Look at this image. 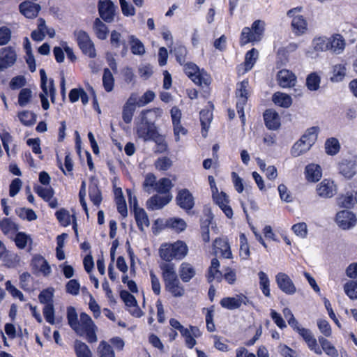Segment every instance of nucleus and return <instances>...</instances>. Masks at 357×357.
<instances>
[{
  "label": "nucleus",
  "instance_id": "nucleus-24",
  "mask_svg": "<svg viewBox=\"0 0 357 357\" xmlns=\"http://www.w3.org/2000/svg\"><path fill=\"white\" fill-rule=\"evenodd\" d=\"M89 195L91 202L96 206H99L102 202V197L100 190L98 188V181L96 178H91L89 187Z\"/></svg>",
  "mask_w": 357,
  "mask_h": 357
},
{
  "label": "nucleus",
  "instance_id": "nucleus-49",
  "mask_svg": "<svg viewBox=\"0 0 357 357\" xmlns=\"http://www.w3.org/2000/svg\"><path fill=\"white\" fill-rule=\"evenodd\" d=\"M340 149L339 141L334 137L328 139L325 143V149L327 154L334 155L337 154Z\"/></svg>",
  "mask_w": 357,
  "mask_h": 357
},
{
  "label": "nucleus",
  "instance_id": "nucleus-7",
  "mask_svg": "<svg viewBox=\"0 0 357 357\" xmlns=\"http://www.w3.org/2000/svg\"><path fill=\"white\" fill-rule=\"evenodd\" d=\"M248 80L244 79L237 84V89L236 92V96L237 98L236 110L243 124H245V123L244 106L246 105L248 100Z\"/></svg>",
  "mask_w": 357,
  "mask_h": 357
},
{
  "label": "nucleus",
  "instance_id": "nucleus-50",
  "mask_svg": "<svg viewBox=\"0 0 357 357\" xmlns=\"http://www.w3.org/2000/svg\"><path fill=\"white\" fill-rule=\"evenodd\" d=\"M102 84L104 89L107 92H111L113 90L114 79L111 71L108 68H105L104 70Z\"/></svg>",
  "mask_w": 357,
  "mask_h": 357
},
{
  "label": "nucleus",
  "instance_id": "nucleus-21",
  "mask_svg": "<svg viewBox=\"0 0 357 357\" xmlns=\"http://www.w3.org/2000/svg\"><path fill=\"white\" fill-rule=\"evenodd\" d=\"M34 191L44 201L48 202L51 208H54L57 206V201L53 198L54 192L51 187L37 185L34 187Z\"/></svg>",
  "mask_w": 357,
  "mask_h": 357
},
{
  "label": "nucleus",
  "instance_id": "nucleus-26",
  "mask_svg": "<svg viewBox=\"0 0 357 357\" xmlns=\"http://www.w3.org/2000/svg\"><path fill=\"white\" fill-rule=\"evenodd\" d=\"M258 56L259 52L256 49L252 48L251 50L248 51L245 54L243 66H239L238 68V72L244 74L251 70L258 59Z\"/></svg>",
  "mask_w": 357,
  "mask_h": 357
},
{
  "label": "nucleus",
  "instance_id": "nucleus-18",
  "mask_svg": "<svg viewBox=\"0 0 357 357\" xmlns=\"http://www.w3.org/2000/svg\"><path fill=\"white\" fill-rule=\"evenodd\" d=\"M212 197L215 204L221 208L225 215L228 218H231L233 216V211L229 205V200L226 193L224 192H217L212 194Z\"/></svg>",
  "mask_w": 357,
  "mask_h": 357
},
{
  "label": "nucleus",
  "instance_id": "nucleus-51",
  "mask_svg": "<svg viewBox=\"0 0 357 357\" xmlns=\"http://www.w3.org/2000/svg\"><path fill=\"white\" fill-rule=\"evenodd\" d=\"M100 357H115L112 347L105 341H101L98 347Z\"/></svg>",
  "mask_w": 357,
  "mask_h": 357
},
{
  "label": "nucleus",
  "instance_id": "nucleus-43",
  "mask_svg": "<svg viewBox=\"0 0 357 357\" xmlns=\"http://www.w3.org/2000/svg\"><path fill=\"white\" fill-rule=\"evenodd\" d=\"M173 184L172 181L167 178H160L156 183L155 191L160 194L170 195L169 191L172 188Z\"/></svg>",
  "mask_w": 357,
  "mask_h": 357
},
{
  "label": "nucleus",
  "instance_id": "nucleus-10",
  "mask_svg": "<svg viewBox=\"0 0 357 357\" xmlns=\"http://www.w3.org/2000/svg\"><path fill=\"white\" fill-rule=\"evenodd\" d=\"M302 10V7H296L289 10L287 12V15L292 17L291 26L294 32L297 35L304 33L307 29V23L303 16L296 15Z\"/></svg>",
  "mask_w": 357,
  "mask_h": 357
},
{
  "label": "nucleus",
  "instance_id": "nucleus-40",
  "mask_svg": "<svg viewBox=\"0 0 357 357\" xmlns=\"http://www.w3.org/2000/svg\"><path fill=\"white\" fill-rule=\"evenodd\" d=\"M135 218L139 229L141 231L144 230V228L149 227V220L146 213L143 208H135Z\"/></svg>",
  "mask_w": 357,
  "mask_h": 357
},
{
  "label": "nucleus",
  "instance_id": "nucleus-23",
  "mask_svg": "<svg viewBox=\"0 0 357 357\" xmlns=\"http://www.w3.org/2000/svg\"><path fill=\"white\" fill-rule=\"evenodd\" d=\"M277 78L279 85L282 88L293 87L296 82V75L291 71L286 69L280 70Z\"/></svg>",
  "mask_w": 357,
  "mask_h": 357
},
{
  "label": "nucleus",
  "instance_id": "nucleus-46",
  "mask_svg": "<svg viewBox=\"0 0 357 357\" xmlns=\"http://www.w3.org/2000/svg\"><path fill=\"white\" fill-rule=\"evenodd\" d=\"M93 29L99 39L105 40L107 38L108 33L107 26L99 18L95 20Z\"/></svg>",
  "mask_w": 357,
  "mask_h": 357
},
{
  "label": "nucleus",
  "instance_id": "nucleus-36",
  "mask_svg": "<svg viewBox=\"0 0 357 357\" xmlns=\"http://www.w3.org/2000/svg\"><path fill=\"white\" fill-rule=\"evenodd\" d=\"M213 119L212 112L209 109H202L200 112V121L202 125V135L204 137L207 136L210 123Z\"/></svg>",
  "mask_w": 357,
  "mask_h": 357
},
{
  "label": "nucleus",
  "instance_id": "nucleus-11",
  "mask_svg": "<svg viewBox=\"0 0 357 357\" xmlns=\"http://www.w3.org/2000/svg\"><path fill=\"white\" fill-rule=\"evenodd\" d=\"M100 17L107 23L114 20L117 6L111 0H99L98 4Z\"/></svg>",
  "mask_w": 357,
  "mask_h": 357
},
{
  "label": "nucleus",
  "instance_id": "nucleus-61",
  "mask_svg": "<svg viewBox=\"0 0 357 357\" xmlns=\"http://www.w3.org/2000/svg\"><path fill=\"white\" fill-rule=\"evenodd\" d=\"M172 165V161L166 156L158 158L155 162V167L160 171H166Z\"/></svg>",
  "mask_w": 357,
  "mask_h": 357
},
{
  "label": "nucleus",
  "instance_id": "nucleus-34",
  "mask_svg": "<svg viewBox=\"0 0 357 357\" xmlns=\"http://www.w3.org/2000/svg\"><path fill=\"white\" fill-rule=\"evenodd\" d=\"M319 343L323 351L327 356L330 357H338L339 353L335 346L325 337L319 336L318 337Z\"/></svg>",
  "mask_w": 357,
  "mask_h": 357
},
{
  "label": "nucleus",
  "instance_id": "nucleus-52",
  "mask_svg": "<svg viewBox=\"0 0 357 357\" xmlns=\"http://www.w3.org/2000/svg\"><path fill=\"white\" fill-rule=\"evenodd\" d=\"M15 242L18 248L24 249L28 243H32V239L30 235L24 232H18L15 236Z\"/></svg>",
  "mask_w": 357,
  "mask_h": 357
},
{
  "label": "nucleus",
  "instance_id": "nucleus-30",
  "mask_svg": "<svg viewBox=\"0 0 357 357\" xmlns=\"http://www.w3.org/2000/svg\"><path fill=\"white\" fill-rule=\"evenodd\" d=\"M305 178L308 181H318L322 176V170L321 167L317 164H309L305 169Z\"/></svg>",
  "mask_w": 357,
  "mask_h": 357
},
{
  "label": "nucleus",
  "instance_id": "nucleus-63",
  "mask_svg": "<svg viewBox=\"0 0 357 357\" xmlns=\"http://www.w3.org/2000/svg\"><path fill=\"white\" fill-rule=\"evenodd\" d=\"M294 234L301 238H305L307 235V226L305 222L295 224L291 227Z\"/></svg>",
  "mask_w": 357,
  "mask_h": 357
},
{
  "label": "nucleus",
  "instance_id": "nucleus-8",
  "mask_svg": "<svg viewBox=\"0 0 357 357\" xmlns=\"http://www.w3.org/2000/svg\"><path fill=\"white\" fill-rule=\"evenodd\" d=\"M220 305L225 309L234 310L243 305H253L252 301L243 294H238L232 297H225L220 302Z\"/></svg>",
  "mask_w": 357,
  "mask_h": 357
},
{
  "label": "nucleus",
  "instance_id": "nucleus-12",
  "mask_svg": "<svg viewBox=\"0 0 357 357\" xmlns=\"http://www.w3.org/2000/svg\"><path fill=\"white\" fill-rule=\"evenodd\" d=\"M357 222L356 215L348 210H342L336 214L335 222L342 229H349L354 227Z\"/></svg>",
  "mask_w": 357,
  "mask_h": 357
},
{
  "label": "nucleus",
  "instance_id": "nucleus-1",
  "mask_svg": "<svg viewBox=\"0 0 357 357\" xmlns=\"http://www.w3.org/2000/svg\"><path fill=\"white\" fill-rule=\"evenodd\" d=\"M67 319L69 326L77 335L84 336L86 341L91 344L98 341V327L86 313H81L78 319L75 308L70 306L67 308Z\"/></svg>",
  "mask_w": 357,
  "mask_h": 357
},
{
  "label": "nucleus",
  "instance_id": "nucleus-4",
  "mask_svg": "<svg viewBox=\"0 0 357 357\" xmlns=\"http://www.w3.org/2000/svg\"><path fill=\"white\" fill-rule=\"evenodd\" d=\"M319 128L312 127L306 130L301 138L297 141L291 148V153L294 157H298L308 151L315 143Z\"/></svg>",
  "mask_w": 357,
  "mask_h": 357
},
{
  "label": "nucleus",
  "instance_id": "nucleus-60",
  "mask_svg": "<svg viewBox=\"0 0 357 357\" xmlns=\"http://www.w3.org/2000/svg\"><path fill=\"white\" fill-rule=\"evenodd\" d=\"M240 241V256L246 259L250 256V249L248 244L246 236L244 234H241L239 236Z\"/></svg>",
  "mask_w": 357,
  "mask_h": 357
},
{
  "label": "nucleus",
  "instance_id": "nucleus-17",
  "mask_svg": "<svg viewBox=\"0 0 357 357\" xmlns=\"http://www.w3.org/2000/svg\"><path fill=\"white\" fill-rule=\"evenodd\" d=\"M40 10L41 6L38 3L31 1H24L19 5L20 13L29 19L36 18Z\"/></svg>",
  "mask_w": 357,
  "mask_h": 357
},
{
  "label": "nucleus",
  "instance_id": "nucleus-27",
  "mask_svg": "<svg viewBox=\"0 0 357 357\" xmlns=\"http://www.w3.org/2000/svg\"><path fill=\"white\" fill-rule=\"evenodd\" d=\"M266 126L269 130H276L280 126V118L278 114L273 109H267L264 114Z\"/></svg>",
  "mask_w": 357,
  "mask_h": 357
},
{
  "label": "nucleus",
  "instance_id": "nucleus-64",
  "mask_svg": "<svg viewBox=\"0 0 357 357\" xmlns=\"http://www.w3.org/2000/svg\"><path fill=\"white\" fill-rule=\"evenodd\" d=\"M43 314L47 322L52 325L54 324V309L53 303H49L45 305Z\"/></svg>",
  "mask_w": 357,
  "mask_h": 357
},
{
  "label": "nucleus",
  "instance_id": "nucleus-44",
  "mask_svg": "<svg viewBox=\"0 0 357 357\" xmlns=\"http://www.w3.org/2000/svg\"><path fill=\"white\" fill-rule=\"evenodd\" d=\"M129 43L131 52L135 55H143L145 53V48L143 43L135 36H129Z\"/></svg>",
  "mask_w": 357,
  "mask_h": 357
},
{
  "label": "nucleus",
  "instance_id": "nucleus-6",
  "mask_svg": "<svg viewBox=\"0 0 357 357\" xmlns=\"http://www.w3.org/2000/svg\"><path fill=\"white\" fill-rule=\"evenodd\" d=\"M184 71L186 75L197 85L207 86L211 82L209 75L203 70H200L195 63H187L184 66Z\"/></svg>",
  "mask_w": 357,
  "mask_h": 357
},
{
  "label": "nucleus",
  "instance_id": "nucleus-59",
  "mask_svg": "<svg viewBox=\"0 0 357 357\" xmlns=\"http://www.w3.org/2000/svg\"><path fill=\"white\" fill-rule=\"evenodd\" d=\"M16 213L20 218L28 221L35 220L37 218L36 213L30 208H20L16 210Z\"/></svg>",
  "mask_w": 357,
  "mask_h": 357
},
{
  "label": "nucleus",
  "instance_id": "nucleus-2",
  "mask_svg": "<svg viewBox=\"0 0 357 357\" xmlns=\"http://www.w3.org/2000/svg\"><path fill=\"white\" fill-rule=\"evenodd\" d=\"M155 113L157 116H160L162 110L155 108L153 110H143L139 114V121L136 124V133L138 137L144 141H150L155 139L159 134L157 131L155 124L148 119V116L152 113Z\"/></svg>",
  "mask_w": 357,
  "mask_h": 357
},
{
  "label": "nucleus",
  "instance_id": "nucleus-15",
  "mask_svg": "<svg viewBox=\"0 0 357 357\" xmlns=\"http://www.w3.org/2000/svg\"><path fill=\"white\" fill-rule=\"evenodd\" d=\"M275 282L278 288L287 295H293L296 292V287L294 282L285 273L280 272L277 273Z\"/></svg>",
  "mask_w": 357,
  "mask_h": 357
},
{
  "label": "nucleus",
  "instance_id": "nucleus-33",
  "mask_svg": "<svg viewBox=\"0 0 357 357\" xmlns=\"http://www.w3.org/2000/svg\"><path fill=\"white\" fill-rule=\"evenodd\" d=\"M356 165L349 160H342L339 163V172L347 178H351L356 174Z\"/></svg>",
  "mask_w": 357,
  "mask_h": 357
},
{
  "label": "nucleus",
  "instance_id": "nucleus-35",
  "mask_svg": "<svg viewBox=\"0 0 357 357\" xmlns=\"http://www.w3.org/2000/svg\"><path fill=\"white\" fill-rule=\"evenodd\" d=\"M179 275L183 282H188L196 275V271L192 265L183 262L180 266Z\"/></svg>",
  "mask_w": 357,
  "mask_h": 357
},
{
  "label": "nucleus",
  "instance_id": "nucleus-28",
  "mask_svg": "<svg viewBox=\"0 0 357 357\" xmlns=\"http://www.w3.org/2000/svg\"><path fill=\"white\" fill-rule=\"evenodd\" d=\"M213 248L216 254L220 252L224 258L230 259L232 257L230 245L225 239L216 238L213 242Z\"/></svg>",
  "mask_w": 357,
  "mask_h": 357
},
{
  "label": "nucleus",
  "instance_id": "nucleus-5",
  "mask_svg": "<svg viewBox=\"0 0 357 357\" xmlns=\"http://www.w3.org/2000/svg\"><path fill=\"white\" fill-rule=\"evenodd\" d=\"M265 22L257 20H255L252 27H244L241 31L240 43L242 45L249 43L259 42L261 40L264 32Z\"/></svg>",
  "mask_w": 357,
  "mask_h": 357
},
{
  "label": "nucleus",
  "instance_id": "nucleus-14",
  "mask_svg": "<svg viewBox=\"0 0 357 357\" xmlns=\"http://www.w3.org/2000/svg\"><path fill=\"white\" fill-rule=\"evenodd\" d=\"M42 93H40L39 97L41 101L42 107L43 109L47 110L50 107V103L47 100L48 96H50L51 101L54 102L56 98V89L54 86V82L50 79L49 82L40 84Z\"/></svg>",
  "mask_w": 357,
  "mask_h": 357
},
{
  "label": "nucleus",
  "instance_id": "nucleus-62",
  "mask_svg": "<svg viewBox=\"0 0 357 357\" xmlns=\"http://www.w3.org/2000/svg\"><path fill=\"white\" fill-rule=\"evenodd\" d=\"M54 290L53 289H47L42 291L38 295L39 301L45 305L53 303Z\"/></svg>",
  "mask_w": 357,
  "mask_h": 357
},
{
  "label": "nucleus",
  "instance_id": "nucleus-39",
  "mask_svg": "<svg viewBox=\"0 0 357 357\" xmlns=\"http://www.w3.org/2000/svg\"><path fill=\"white\" fill-rule=\"evenodd\" d=\"M347 75V67L344 63L335 64L333 66L331 80L333 82H342Z\"/></svg>",
  "mask_w": 357,
  "mask_h": 357
},
{
  "label": "nucleus",
  "instance_id": "nucleus-22",
  "mask_svg": "<svg viewBox=\"0 0 357 357\" xmlns=\"http://www.w3.org/2000/svg\"><path fill=\"white\" fill-rule=\"evenodd\" d=\"M317 192L321 197L330 198L336 193V186L333 181L324 179L317 185Z\"/></svg>",
  "mask_w": 357,
  "mask_h": 357
},
{
  "label": "nucleus",
  "instance_id": "nucleus-57",
  "mask_svg": "<svg viewBox=\"0 0 357 357\" xmlns=\"http://www.w3.org/2000/svg\"><path fill=\"white\" fill-rule=\"evenodd\" d=\"M32 97V91L30 89H22L18 96V103L21 107H25L30 101Z\"/></svg>",
  "mask_w": 357,
  "mask_h": 357
},
{
  "label": "nucleus",
  "instance_id": "nucleus-38",
  "mask_svg": "<svg viewBox=\"0 0 357 357\" xmlns=\"http://www.w3.org/2000/svg\"><path fill=\"white\" fill-rule=\"evenodd\" d=\"M273 102L278 106L288 108L292 104V99L290 96L282 92H276L273 95Z\"/></svg>",
  "mask_w": 357,
  "mask_h": 357
},
{
  "label": "nucleus",
  "instance_id": "nucleus-42",
  "mask_svg": "<svg viewBox=\"0 0 357 357\" xmlns=\"http://www.w3.org/2000/svg\"><path fill=\"white\" fill-rule=\"evenodd\" d=\"M110 43L114 48H119L120 46L123 47L122 54L125 55L128 51L126 41L122 39L121 34L116 31H112L110 36Z\"/></svg>",
  "mask_w": 357,
  "mask_h": 357
},
{
  "label": "nucleus",
  "instance_id": "nucleus-29",
  "mask_svg": "<svg viewBox=\"0 0 357 357\" xmlns=\"http://www.w3.org/2000/svg\"><path fill=\"white\" fill-rule=\"evenodd\" d=\"M160 268L162 271V276L165 282L178 278L176 273V266L174 263L164 261L160 263Z\"/></svg>",
  "mask_w": 357,
  "mask_h": 357
},
{
  "label": "nucleus",
  "instance_id": "nucleus-56",
  "mask_svg": "<svg viewBox=\"0 0 357 357\" xmlns=\"http://www.w3.org/2000/svg\"><path fill=\"white\" fill-rule=\"evenodd\" d=\"M344 290L349 298L351 300L357 299V280H350L345 283Z\"/></svg>",
  "mask_w": 357,
  "mask_h": 357
},
{
  "label": "nucleus",
  "instance_id": "nucleus-16",
  "mask_svg": "<svg viewBox=\"0 0 357 357\" xmlns=\"http://www.w3.org/2000/svg\"><path fill=\"white\" fill-rule=\"evenodd\" d=\"M31 266L36 273H40L45 277L50 275L52 268L47 261L40 255L33 256Z\"/></svg>",
  "mask_w": 357,
  "mask_h": 357
},
{
  "label": "nucleus",
  "instance_id": "nucleus-19",
  "mask_svg": "<svg viewBox=\"0 0 357 357\" xmlns=\"http://www.w3.org/2000/svg\"><path fill=\"white\" fill-rule=\"evenodd\" d=\"M172 199V195H155L147 200V208L151 211L160 210L168 204Z\"/></svg>",
  "mask_w": 357,
  "mask_h": 357
},
{
  "label": "nucleus",
  "instance_id": "nucleus-45",
  "mask_svg": "<svg viewBox=\"0 0 357 357\" xmlns=\"http://www.w3.org/2000/svg\"><path fill=\"white\" fill-rule=\"evenodd\" d=\"M328 38L325 36L316 37L312 42V47L315 52L328 50Z\"/></svg>",
  "mask_w": 357,
  "mask_h": 357
},
{
  "label": "nucleus",
  "instance_id": "nucleus-9",
  "mask_svg": "<svg viewBox=\"0 0 357 357\" xmlns=\"http://www.w3.org/2000/svg\"><path fill=\"white\" fill-rule=\"evenodd\" d=\"M75 36L82 53L89 58H95L96 56V51L94 44L89 35L83 31H79L75 33Z\"/></svg>",
  "mask_w": 357,
  "mask_h": 357
},
{
  "label": "nucleus",
  "instance_id": "nucleus-31",
  "mask_svg": "<svg viewBox=\"0 0 357 357\" xmlns=\"http://www.w3.org/2000/svg\"><path fill=\"white\" fill-rule=\"evenodd\" d=\"M165 289L174 297H181L184 295L185 289L181 284L178 278L165 282Z\"/></svg>",
  "mask_w": 357,
  "mask_h": 357
},
{
  "label": "nucleus",
  "instance_id": "nucleus-53",
  "mask_svg": "<svg viewBox=\"0 0 357 357\" xmlns=\"http://www.w3.org/2000/svg\"><path fill=\"white\" fill-rule=\"evenodd\" d=\"M3 261V264L8 268L15 267L19 262V257L17 255L10 254L6 250L3 254V257L0 258Z\"/></svg>",
  "mask_w": 357,
  "mask_h": 357
},
{
  "label": "nucleus",
  "instance_id": "nucleus-58",
  "mask_svg": "<svg viewBox=\"0 0 357 357\" xmlns=\"http://www.w3.org/2000/svg\"><path fill=\"white\" fill-rule=\"evenodd\" d=\"M0 229L4 234L17 229V225L9 218H3L0 221Z\"/></svg>",
  "mask_w": 357,
  "mask_h": 357
},
{
  "label": "nucleus",
  "instance_id": "nucleus-32",
  "mask_svg": "<svg viewBox=\"0 0 357 357\" xmlns=\"http://www.w3.org/2000/svg\"><path fill=\"white\" fill-rule=\"evenodd\" d=\"M219 268L220 262L218 259H212L207 275L208 281L209 282H212L214 280H217L218 282L221 281L222 278V274L219 270Z\"/></svg>",
  "mask_w": 357,
  "mask_h": 357
},
{
  "label": "nucleus",
  "instance_id": "nucleus-48",
  "mask_svg": "<svg viewBox=\"0 0 357 357\" xmlns=\"http://www.w3.org/2000/svg\"><path fill=\"white\" fill-rule=\"evenodd\" d=\"M166 225L175 230L176 232H181L185 229L186 222L181 218H172L167 221Z\"/></svg>",
  "mask_w": 357,
  "mask_h": 357
},
{
  "label": "nucleus",
  "instance_id": "nucleus-41",
  "mask_svg": "<svg viewBox=\"0 0 357 357\" xmlns=\"http://www.w3.org/2000/svg\"><path fill=\"white\" fill-rule=\"evenodd\" d=\"M259 287L263 294L266 297L271 296L270 279L268 275L264 271L258 273Z\"/></svg>",
  "mask_w": 357,
  "mask_h": 357
},
{
  "label": "nucleus",
  "instance_id": "nucleus-13",
  "mask_svg": "<svg viewBox=\"0 0 357 357\" xmlns=\"http://www.w3.org/2000/svg\"><path fill=\"white\" fill-rule=\"evenodd\" d=\"M17 60L15 50L10 47L0 49V71H3L13 66Z\"/></svg>",
  "mask_w": 357,
  "mask_h": 357
},
{
  "label": "nucleus",
  "instance_id": "nucleus-25",
  "mask_svg": "<svg viewBox=\"0 0 357 357\" xmlns=\"http://www.w3.org/2000/svg\"><path fill=\"white\" fill-rule=\"evenodd\" d=\"M328 50L336 54L342 53L346 45L344 38L340 34H334L328 38Z\"/></svg>",
  "mask_w": 357,
  "mask_h": 357
},
{
  "label": "nucleus",
  "instance_id": "nucleus-55",
  "mask_svg": "<svg viewBox=\"0 0 357 357\" xmlns=\"http://www.w3.org/2000/svg\"><path fill=\"white\" fill-rule=\"evenodd\" d=\"M321 78L316 73H310L306 79V85L310 91H317L319 88Z\"/></svg>",
  "mask_w": 357,
  "mask_h": 357
},
{
  "label": "nucleus",
  "instance_id": "nucleus-20",
  "mask_svg": "<svg viewBox=\"0 0 357 357\" xmlns=\"http://www.w3.org/2000/svg\"><path fill=\"white\" fill-rule=\"evenodd\" d=\"M176 202L178 205L185 211L192 209L195 205L194 197L187 189L178 191L176 196Z\"/></svg>",
  "mask_w": 357,
  "mask_h": 357
},
{
  "label": "nucleus",
  "instance_id": "nucleus-3",
  "mask_svg": "<svg viewBox=\"0 0 357 357\" xmlns=\"http://www.w3.org/2000/svg\"><path fill=\"white\" fill-rule=\"evenodd\" d=\"M188 246L181 241L174 243L162 244L159 250L160 257L165 261L170 262L173 259L181 260L188 254Z\"/></svg>",
  "mask_w": 357,
  "mask_h": 357
},
{
  "label": "nucleus",
  "instance_id": "nucleus-47",
  "mask_svg": "<svg viewBox=\"0 0 357 357\" xmlns=\"http://www.w3.org/2000/svg\"><path fill=\"white\" fill-rule=\"evenodd\" d=\"M18 118L20 122L25 126H30L36 121V114L30 111H22L18 113Z\"/></svg>",
  "mask_w": 357,
  "mask_h": 357
},
{
  "label": "nucleus",
  "instance_id": "nucleus-37",
  "mask_svg": "<svg viewBox=\"0 0 357 357\" xmlns=\"http://www.w3.org/2000/svg\"><path fill=\"white\" fill-rule=\"evenodd\" d=\"M76 357H93L92 351L89 346L79 340H75L73 345Z\"/></svg>",
  "mask_w": 357,
  "mask_h": 357
},
{
  "label": "nucleus",
  "instance_id": "nucleus-54",
  "mask_svg": "<svg viewBox=\"0 0 357 357\" xmlns=\"http://www.w3.org/2000/svg\"><path fill=\"white\" fill-rule=\"evenodd\" d=\"M156 183L155 175L151 173L147 174L143 183V188L146 192L151 194L155 190Z\"/></svg>",
  "mask_w": 357,
  "mask_h": 357
}]
</instances>
